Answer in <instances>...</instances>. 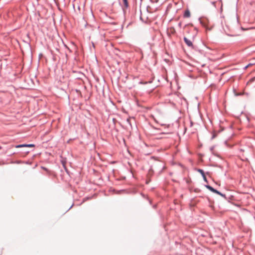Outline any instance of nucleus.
Returning a JSON list of instances; mask_svg holds the SVG:
<instances>
[{"label": "nucleus", "instance_id": "6e6552de", "mask_svg": "<svg viewBox=\"0 0 255 255\" xmlns=\"http://www.w3.org/2000/svg\"><path fill=\"white\" fill-rule=\"evenodd\" d=\"M170 31L172 33H174L175 32V30L173 27H170Z\"/></svg>", "mask_w": 255, "mask_h": 255}, {"label": "nucleus", "instance_id": "20e7f679", "mask_svg": "<svg viewBox=\"0 0 255 255\" xmlns=\"http://www.w3.org/2000/svg\"><path fill=\"white\" fill-rule=\"evenodd\" d=\"M190 16V12L189 10H186L184 14V17H189Z\"/></svg>", "mask_w": 255, "mask_h": 255}, {"label": "nucleus", "instance_id": "423d86ee", "mask_svg": "<svg viewBox=\"0 0 255 255\" xmlns=\"http://www.w3.org/2000/svg\"><path fill=\"white\" fill-rule=\"evenodd\" d=\"M124 5L126 7H128V0H123Z\"/></svg>", "mask_w": 255, "mask_h": 255}, {"label": "nucleus", "instance_id": "0eeeda50", "mask_svg": "<svg viewBox=\"0 0 255 255\" xmlns=\"http://www.w3.org/2000/svg\"><path fill=\"white\" fill-rule=\"evenodd\" d=\"M215 193L220 195V196H221L222 197H225V195L223 194L222 193H221V192H220L219 191H218L217 190H216Z\"/></svg>", "mask_w": 255, "mask_h": 255}, {"label": "nucleus", "instance_id": "9d476101", "mask_svg": "<svg viewBox=\"0 0 255 255\" xmlns=\"http://www.w3.org/2000/svg\"><path fill=\"white\" fill-rule=\"evenodd\" d=\"M178 25H179V26L180 27H181V22H180V23L178 24Z\"/></svg>", "mask_w": 255, "mask_h": 255}, {"label": "nucleus", "instance_id": "f8f14e48", "mask_svg": "<svg viewBox=\"0 0 255 255\" xmlns=\"http://www.w3.org/2000/svg\"><path fill=\"white\" fill-rule=\"evenodd\" d=\"M1 148V147H0V149Z\"/></svg>", "mask_w": 255, "mask_h": 255}, {"label": "nucleus", "instance_id": "f257e3e1", "mask_svg": "<svg viewBox=\"0 0 255 255\" xmlns=\"http://www.w3.org/2000/svg\"><path fill=\"white\" fill-rule=\"evenodd\" d=\"M200 23L207 30H211L212 25L211 24L209 20L206 18H202L200 19Z\"/></svg>", "mask_w": 255, "mask_h": 255}, {"label": "nucleus", "instance_id": "7ed1b4c3", "mask_svg": "<svg viewBox=\"0 0 255 255\" xmlns=\"http://www.w3.org/2000/svg\"><path fill=\"white\" fill-rule=\"evenodd\" d=\"M34 146V144H20L17 145L15 146L16 148H19L22 147H33Z\"/></svg>", "mask_w": 255, "mask_h": 255}, {"label": "nucleus", "instance_id": "f03ea898", "mask_svg": "<svg viewBox=\"0 0 255 255\" xmlns=\"http://www.w3.org/2000/svg\"><path fill=\"white\" fill-rule=\"evenodd\" d=\"M184 40L185 42L186 43V44L189 47H191L192 48L193 47L192 41V40L191 39H190L185 37L184 38Z\"/></svg>", "mask_w": 255, "mask_h": 255}, {"label": "nucleus", "instance_id": "39448f33", "mask_svg": "<svg viewBox=\"0 0 255 255\" xmlns=\"http://www.w3.org/2000/svg\"><path fill=\"white\" fill-rule=\"evenodd\" d=\"M207 188L209 189L211 191L215 193V191H216V189H214L212 187L209 186V185H207Z\"/></svg>", "mask_w": 255, "mask_h": 255}, {"label": "nucleus", "instance_id": "9b49d317", "mask_svg": "<svg viewBox=\"0 0 255 255\" xmlns=\"http://www.w3.org/2000/svg\"><path fill=\"white\" fill-rule=\"evenodd\" d=\"M251 64L248 65V66H246V68H247Z\"/></svg>", "mask_w": 255, "mask_h": 255}, {"label": "nucleus", "instance_id": "1a4fd4ad", "mask_svg": "<svg viewBox=\"0 0 255 255\" xmlns=\"http://www.w3.org/2000/svg\"><path fill=\"white\" fill-rule=\"evenodd\" d=\"M199 171L200 173H202V175H203V176H204V179L206 180V177H205V175H204V173L203 171L202 170H201V169H199Z\"/></svg>", "mask_w": 255, "mask_h": 255}]
</instances>
